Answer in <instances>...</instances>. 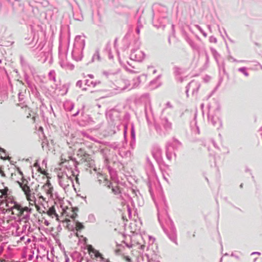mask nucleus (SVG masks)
I'll return each mask as SVG.
<instances>
[{
	"label": "nucleus",
	"mask_w": 262,
	"mask_h": 262,
	"mask_svg": "<svg viewBox=\"0 0 262 262\" xmlns=\"http://www.w3.org/2000/svg\"><path fill=\"white\" fill-rule=\"evenodd\" d=\"M54 216L56 217V221H59V219L58 215L56 213Z\"/></svg>",
	"instance_id": "obj_20"
},
{
	"label": "nucleus",
	"mask_w": 262,
	"mask_h": 262,
	"mask_svg": "<svg viewBox=\"0 0 262 262\" xmlns=\"http://www.w3.org/2000/svg\"><path fill=\"white\" fill-rule=\"evenodd\" d=\"M79 151V152H82V150L81 149H80L79 150V151Z\"/></svg>",
	"instance_id": "obj_23"
},
{
	"label": "nucleus",
	"mask_w": 262,
	"mask_h": 262,
	"mask_svg": "<svg viewBox=\"0 0 262 262\" xmlns=\"http://www.w3.org/2000/svg\"><path fill=\"white\" fill-rule=\"evenodd\" d=\"M47 213L49 216L53 217V215L56 214L55 207L54 206L50 207L47 211Z\"/></svg>",
	"instance_id": "obj_11"
},
{
	"label": "nucleus",
	"mask_w": 262,
	"mask_h": 262,
	"mask_svg": "<svg viewBox=\"0 0 262 262\" xmlns=\"http://www.w3.org/2000/svg\"><path fill=\"white\" fill-rule=\"evenodd\" d=\"M106 262H111L109 259H106Z\"/></svg>",
	"instance_id": "obj_25"
},
{
	"label": "nucleus",
	"mask_w": 262,
	"mask_h": 262,
	"mask_svg": "<svg viewBox=\"0 0 262 262\" xmlns=\"http://www.w3.org/2000/svg\"><path fill=\"white\" fill-rule=\"evenodd\" d=\"M1 262H6L5 259L1 260Z\"/></svg>",
	"instance_id": "obj_22"
},
{
	"label": "nucleus",
	"mask_w": 262,
	"mask_h": 262,
	"mask_svg": "<svg viewBox=\"0 0 262 262\" xmlns=\"http://www.w3.org/2000/svg\"><path fill=\"white\" fill-rule=\"evenodd\" d=\"M98 181L100 184H103L104 186H107L108 188H110V182L108 180L107 176L102 173H98Z\"/></svg>",
	"instance_id": "obj_6"
},
{
	"label": "nucleus",
	"mask_w": 262,
	"mask_h": 262,
	"mask_svg": "<svg viewBox=\"0 0 262 262\" xmlns=\"http://www.w3.org/2000/svg\"><path fill=\"white\" fill-rule=\"evenodd\" d=\"M62 214L66 217L65 221L67 222L70 221V218L75 219L77 216L76 212L73 208H67L66 209H63Z\"/></svg>",
	"instance_id": "obj_3"
},
{
	"label": "nucleus",
	"mask_w": 262,
	"mask_h": 262,
	"mask_svg": "<svg viewBox=\"0 0 262 262\" xmlns=\"http://www.w3.org/2000/svg\"><path fill=\"white\" fill-rule=\"evenodd\" d=\"M38 130H39V131H40V132H43V127H42V126H40V127H39Z\"/></svg>",
	"instance_id": "obj_21"
},
{
	"label": "nucleus",
	"mask_w": 262,
	"mask_h": 262,
	"mask_svg": "<svg viewBox=\"0 0 262 262\" xmlns=\"http://www.w3.org/2000/svg\"><path fill=\"white\" fill-rule=\"evenodd\" d=\"M22 113L24 116H26L27 118H30L31 116L32 111L27 106H25L21 107Z\"/></svg>",
	"instance_id": "obj_8"
},
{
	"label": "nucleus",
	"mask_w": 262,
	"mask_h": 262,
	"mask_svg": "<svg viewBox=\"0 0 262 262\" xmlns=\"http://www.w3.org/2000/svg\"><path fill=\"white\" fill-rule=\"evenodd\" d=\"M42 192H38L37 196L39 200L43 202H47V200L53 197V187L49 180L41 188Z\"/></svg>",
	"instance_id": "obj_2"
},
{
	"label": "nucleus",
	"mask_w": 262,
	"mask_h": 262,
	"mask_svg": "<svg viewBox=\"0 0 262 262\" xmlns=\"http://www.w3.org/2000/svg\"><path fill=\"white\" fill-rule=\"evenodd\" d=\"M34 206H35V208L36 209L37 211H38L39 212H40L39 210L40 209V206L36 204V202H35V205H34Z\"/></svg>",
	"instance_id": "obj_16"
},
{
	"label": "nucleus",
	"mask_w": 262,
	"mask_h": 262,
	"mask_svg": "<svg viewBox=\"0 0 262 262\" xmlns=\"http://www.w3.org/2000/svg\"><path fill=\"white\" fill-rule=\"evenodd\" d=\"M32 206H30V204H29V206H26V207H22V215L24 214L25 212H26L27 213H32L33 211V208H32Z\"/></svg>",
	"instance_id": "obj_10"
},
{
	"label": "nucleus",
	"mask_w": 262,
	"mask_h": 262,
	"mask_svg": "<svg viewBox=\"0 0 262 262\" xmlns=\"http://www.w3.org/2000/svg\"><path fill=\"white\" fill-rule=\"evenodd\" d=\"M112 191H113L115 194H117V193H118V192H119V190H118V188H117V189H115V188H112Z\"/></svg>",
	"instance_id": "obj_17"
},
{
	"label": "nucleus",
	"mask_w": 262,
	"mask_h": 262,
	"mask_svg": "<svg viewBox=\"0 0 262 262\" xmlns=\"http://www.w3.org/2000/svg\"><path fill=\"white\" fill-rule=\"evenodd\" d=\"M76 182H78V179L77 177L76 178Z\"/></svg>",
	"instance_id": "obj_24"
},
{
	"label": "nucleus",
	"mask_w": 262,
	"mask_h": 262,
	"mask_svg": "<svg viewBox=\"0 0 262 262\" xmlns=\"http://www.w3.org/2000/svg\"><path fill=\"white\" fill-rule=\"evenodd\" d=\"M80 161L81 163H84L86 166L90 167H92L94 164V161L92 159L91 156L85 152H84L82 156H81Z\"/></svg>",
	"instance_id": "obj_5"
},
{
	"label": "nucleus",
	"mask_w": 262,
	"mask_h": 262,
	"mask_svg": "<svg viewBox=\"0 0 262 262\" xmlns=\"http://www.w3.org/2000/svg\"><path fill=\"white\" fill-rule=\"evenodd\" d=\"M12 209L14 210L13 214L15 213L18 216H22V206L20 204L15 203Z\"/></svg>",
	"instance_id": "obj_7"
},
{
	"label": "nucleus",
	"mask_w": 262,
	"mask_h": 262,
	"mask_svg": "<svg viewBox=\"0 0 262 262\" xmlns=\"http://www.w3.org/2000/svg\"><path fill=\"white\" fill-rule=\"evenodd\" d=\"M17 183L24 192L30 206H34L37 201L35 194L38 192L39 185L36 183L34 187L31 188V185L29 184V182L26 179H23L21 181H18Z\"/></svg>",
	"instance_id": "obj_1"
},
{
	"label": "nucleus",
	"mask_w": 262,
	"mask_h": 262,
	"mask_svg": "<svg viewBox=\"0 0 262 262\" xmlns=\"http://www.w3.org/2000/svg\"><path fill=\"white\" fill-rule=\"evenodd\" d=\"M0 199L1 200V204L6 202L7 200L10 198L11 191L8 187L4 186L0 188Z\"/></svg>",
	"instance_id": "obj_4"
},
{
	"label": "nucleus",
	"mask_w": 262,
	"mask_h": 262,
	"mask_svg": "<svg viewBox=\"0 0 262 262\" xmlns=\"http://www.w3.org/2000/svg\"><path fill=\"white\" fill-rule=\"evenodd\" d=\"M17 170H18L19 174L21 176V178L20 180V181H21L23 180V179H25L24 178V173L19 168H18Z\"/></svg>",
	"instance_id": "obj_15"
},
{
	"label": "nucleus",
	"mask_w": 262,
	"mask_h": 262,
	"mask_svg": "<svg viewBox=\"0 0 262 262\" xmlns=\"http://www.w3.org/2000/svg\"><path fill=\"white\" fill-rule=\"evenodd\" d=\"M33 184H34V182H32L31 185H32Z\"/></svg>",
	"instance_id": "obj_26"
},
{
	"label": "nucleus",
	"mask_w": 262,
	"mask_h": 262,
	"mask_svg": "<svg viewBox=\"0 0 262 262\" xmlns=\"http://www.w3.org/2000/svg\"><path fill=\"white\" fill-rule=\"evenodd\" d=\"M36 116L35 115H34L31 118L33 123H34L36 121Z\"/></svg>",
	"instance_id": "obj_18"
},
{
	"label": "nucleus",
	"mask_w": 262,
	"mask_h": 262,
	"mask_svg": "<svg viewBox=\"0 0 262 262\" xmlns=\"http://www.w3.org/2000/svg\"><path fill=\"white\" fill-rule=\"evenodd\" d=\"M120 251L121 250L119 249H117L115 250V253L116 254H119Z\"/></svg>",
	"instance_id": "obj_19"
},
{
	"label": "nucleus",
	"mask_w": 262,
	"mask_h": 262,
	"mask_svg": "<svg viewBox=\"0 0 262 262\" xmlns=\"http://www.w3.org/2000/svg\"><path fill=\"white\" fill-rule=\"evenodd\" d=\"M0 175L2 177L5 178L6 177V174L3 170V169L2 167V166L0 165Z\"/></svg>",
	"instance_id": "obj_13"
},
{
	"label": "nucleus",
	"mask_w": 262,
	"mask_h": 262,
	"mask_svg": "<svg viewBox=\"0 0 262 262\" xmlns=\"http://www.w3.org/2000/svg\"><path fill=\"white\" fill-rule=\"evenodd\" d=\"M123 258L125 260H126L127 262H132L131 258L128 256L123 255Z\"/></svg>",
	"instance_id": "obj_14"
},
{
	"label": "nucleus",
	"mask_w": 262,
	"mask_h": 262,
	"mask_svg": "<svg viewBox=\"0 0 262 262\" xmlns=\"http://www.w3.org/2000/svg\"><path fill=\"white\" fill-rule=\"evenodd\" d=\"M88 249L90 253H94L96 257L102 258V254L99 251L94 249L91 245L89 246Z\"/></svg>",
	"instance_id": "obj_9"
},
{
	"label": "nucleus",
	"mask_w": 262,
	"mask_h": 262,
	"mask_svg": "<svg viewBox=\"0 0 262 262\" xmlns=\"http://www.w3.org/2000/svg\"><path fill=\"white\" fill-rule=\"evenodd\" d=\"M84 228L83 225L82 224V223L77 222L76 223V230L77 231H79L82 229Z\"/></svg>",
	"instance_id": "obj_12"
}]
</instances>
